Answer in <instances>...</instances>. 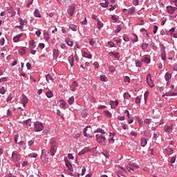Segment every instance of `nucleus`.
Listing matches in <instances>:
<instances>
[{
  "mask_svg": "<svg viewBox=\"0 0 177 177\" xmlns=\"http://www.w3.org/2000/svg\"><path fill=\"white\" fill-rule=\"evenodd\" d=\"M96 141L99 145L101 146H106V144L107 143V140H106V136L102 135V134H96L95 136Z\"/></svg>",
  "mask_w": 177,
  "mask_h": 177,
  "instance_id": "nucleus-1",
  "label": "nucleus"
},
{
  "mask_svg": "<svg viewBox=\"0 0 177 177\" xmlns=\"http://www.w3.org/2000/svg\"><path fill=\"white\" fill-rule=\"evenodd\" d=\"M160 57L161 59L163 61L167 60V52L165 51V46L160 43Z\"/></svg>",
  "mask_w": 177,
  "mask_h": 177,
  "instance_id": "nucleus-2",
  "label": "nucleus"
},
{
  "mask_svg": "<svg viewBox=\"0 0 177 177\" xmlns=\"http://www.w3.org/2000/svg\"><path fill=\"white\" fill-rule=\"evenodd\" d=\"M34 127L35 132H41L44 129V124L41 122H35Z\"/></svg>",
  "mask_w": 177,
  "mask_h": 177,
  "instance_id": "nucleus-3",
  "label": "nucleus"
},
{
  "mask_svg": "<svg viewBox=\"0 0 177 177\" xmlns=\"http://www.w3.org/2000/svg\"><path fill=\"white\" fill-rule=\"evenodd\" d=\"M12 161L15 164H17V162L20 161V154L19 153V152H17V151H14L12 153Z\"/></svg>",
  "mask_w": 177,
  "mask_h": 177,
  "instance_id": "nucleus-4",
  "label": "nucleus"
},
{
  "mask_svg": "<svg viewBox=\"0 0 177 177\" xmlns=\"http://www.w3.org/2000/svg\"><path fill=\"white\" fill-rule=\"evenodd\" d=\"M147 82L150 88H154V82H153V79L151 78V75L150 73L147 75Z\"/></svg>",
  "mask_w": 177,
  "mask_h": 177,
  "instance_id": "nucleus-5",
  "label": "nucleus"
},
{
  "mask_svg": "<svg viewBox=\"0 0 177 177\" xmlns=\"http://www.w3.org/2000/svg\"><path fill=\"white\" fill-rule=\"evenodd\" d=\"M50 156H52V157H53V156H55V154H56V149H55V147H56V142H55V141L50 142Z\"/></svg>",
  "mask_w": 177,
  "mask_h": 177,
  "instance_id": "nucleus-6",
  "label": "nucleus"
},
{
  "mask_svg": "<svg viewBox=\"0 0 177 177\" xmlns=\"http://www.w3.org/2000/svg\"><path fill=\"white\" fill-rule=\"evenodd\" d=\"M75 11V4L73 3L68 6V8L67 10L68 15H70L71 16H73V15H74Z\"/></svg>",
  "mask_w": 177,
  "mask_h": 177,
  "instance_id": "nucleus-7",
  "label": "nucleus"
},
{
  "mask_svg": "<svg viewBox=\"0 0 177 177\" xmlns=\"http://www.w3.org/2000/svg\"><path fill=\"white\" fill-rule=\"evenodd\" d=\"M167 13H169V15H174L175 13V10H176L177 8L174 7L172 6H168L166 8Z\"/></svg>",
  "mask_w": 177,
  "mask_h": 177,
  "instance_id": "nucleus-8",
  "label": "nucleus"
},
{
  "mask_svg": "<svg viewBox=\"0 0 177 177\" xmlns=\"http://www.w3.org/2000/svg\"><path fill=\"white\" fill-rule=\"evenodd\" d=\"M44 151L45 150L41 151V160L43 162L46 164L48 161V155L46 153L45 154L44 153Z\"/></svg>",
  "mask_w": 177,
  "mask_h": 177,
  "instance_id": "nucleus-9",
  "label": "nucleus"
},
{
  "mask_svg": "<svg viewBox=\"0 0 177 177\" xmlns=\"http://www.w3.org/2000/svg\"><path fill=\"white\" fill-rule=\"evenodd\" d=\"M135 168H136V169H138V168H139V166L135 165V163H133V162H130L129 164V166H127V169L129 171H135Z\"/></svg>",
  "mask_w": 177,
  "mask_h": 177,
  "instance_id": "nucleus-10",
  "label": "nucleus"
},
{
  "mask_svg": "<svg viewBox=\"0 0 177 177\" xmlns=\"http://www.w3.org/2000/svg\"><path fill=\"white\" fill-rule=\"evenodd\" d=\"M114 136H115V133L114 132L109 133V138H111L108 139L109 145H114V142L115 141L114 140Z\"/></svg>",
  "mask_w": 177,
  "mask_h": 177,
  "instance_id": "nucleus-11",
  "label": "nucleus"
},
{
  "mask_svg": "<svg viewBox=\"0 0 177 177\" xmlns=\"http://www.w3.org/2000/svg\"><path fill=\"white\" fill-rule=\"evenodd\" d=\"M21 37H23V33H20L19 35H15L13 37V42L15 43L20 42V38H21Z\"/></svg>",
  "mask_w": 177,
  "mask_h": 177,
  "instance_id": "nucleus-12",
  "label": "nucleus"
},
{
  "mask_svg": "<svg viewBox=\"0 0 177 177\" xmlns=\"http://www.w3.org/2000/svg\"><path fill=\"white\" fill-rule=\"evenodd\" d=\"M94 133H97V135H106V131L103 130L102 129L97 128L95 131Z\"/></svg>",
  "mask_w": 177,
  "mask_h": 177,
  "instance_id": "nucleus-13",
  "label": "nucleus"
},
{
  "mask_svg": "<svg viewBox=\"0 0 177 177\" xmlns=\"http://www.w3.org/2000/svg\"><path fill=\"white\" fill-rule=\"evenodd\" d=\"M36 47L35 41H34V39L30 40L29 41V49H34Z\"/></svg>",
  "mask_w": 177,
  "mask_h": 177,
  "instance_id": "nucleus-14",
  "label": "nucleus"
},
{
  "mask_svg": "<svg viewBox=\"0 0 177 177\" xmlns=\"http://www.w3.org/2000/svg\"><path fill=\"white\" fill-rule=\"evenodd\" d=\"M68 60L69 62V64H71V67H73V66H74V55H71L68 57Z\"/></svg>",
  "mask_w": 177,
  "mask_h": 177,
  "instance_id": "nucleus-15",
  "label": "nucleus"
},
{
  "mask_svg": "<svg viewBox=\"0 0 177 177\" xmlns=\"http://www.w3.org/2000/svg\"><path fill=\"white\" fill-rule=\"evenodd\" d=\"M53 56L54 59H57L59 57V50L55 48L53 50Z\"/></svg>",
  "mask_w": 177,
  "mask_h": 177,
  "instance_id": "nucleus-16",
  "label": "nucleus"
},
{
  "mask_svg": "<svg viewBox=\"0 0 177 177\" xmlns=\"http://www.w3.org/2000/svg\"><path fill=\"white\" fill-rule=\"evenodd\" d=\"M146 145H147V139L144 137L141 138V146L142 147H146Z\"/></svg>",
  "mask_w": 177,
  "mask_h": 177,
  "instance_id": "nucleus-17",
  "label": "nucleus"
},
{
  "mask_svg": "<svg viewBox=\"0 0 177 177\" xmlns=\"http://www.w3.org/2000/svg\"><path fill=\"white\" fill-rule=\"evenodd\" d=\"M165 151H166L167 154H168V156H171V155L174 154V149H172V148H171V147L166 148Z\"/></svg>",
  "mask_w": 177,
  "mask_h": 177,
  "instance_id": "nucleus-18",
  "label": "nucleus"
},
{
  "mask_svg": "<svg viewBox=\"0 0 177 177\" xmlns=\"http://www.w3.org/2000/svg\"><path fill=\"white\" fill-rule=\"evenodd\" d=\"M66 167L68 168V171L71 172H73L74 169H73V165H71V162L65 163Z\"/></svg>",
  "mask_w": 177,
  "mask_h": 177,
  "instance_id": "nucleus-19",
  "label": "nucleus"
},
{
  "mask_svg": "<svg viewBox=\"0 0 177 177\" xmlns=\"http://www.w3.org/2000/svg\"><path fill=\"white\" fill-rule=\"evenodd\" d=\"M172 78V75L169 73V72L166 73L165 75V79L166 81H169Z\"/></svg>",
  "mask_w": 177,
  "mask_h": 177,
  "instance_id": "nucleus-20",
  "label": "nucleus"
},
{
  "mask_svg": "<svg viewBox=\"0 0 177 177\" xmlns=\"http://www.w3.org/2000/svg\"><path fill=\"white\" fill-rule=\"evenodd\" d=\"M82 56L83 57H86V59H92V55L91 54H88V53L84 51L82 53Z\"/></svg>",
  "mask_w": 177,
  "mask_h": 177,
  "instance_id": "nucleus-21",
  "label": "nucleus"
},
{
  "mask_svg": "<svg viewBox=\"0 0 177 177\" xmlns=\"http://www.w3.org/2000/svg\"><path fill=\"white\" fill-rule=\"evenodd\" d=\"M142 62H143L144 63H146L147 64H150V62H151V60L150 59V58L145 57L143 59H141Z\"/></svg>",
  "mask_w": 177,
  "mask_h": 177,
  "instance_id": "nucleus-22",
  "label": "nucleus"
},
{
  "mask_svg": "<svg viewBox=\"0 0 177 177\" xmlns=\"http://www.w3.org/2000/svg\"><path fill=\"white\" fill-rule=\"evenodd\" d=\"M160 35H169V32L167 29H162L160 30Z\"/></svg>",
  "mask_w": 177,
  "mask_h": 177,
  "instance_id": "nucleus-23",
  "label": "nucleus"
},
{
  "mask_svg": "<svg viewBox=\"0 0 177 177\" xmlns=\"http://www.w3.org/2000/svg\"><path fill=\"white\" fill-rule=\"evenodd\" d=\"M44 39H45V41H46V42H48V41H49V39H50V37H49V32H46L44 33Z\"/></svg>",
  "mask_w": 177,
  "mask_h": 177,
  "instance_id": "nucleus-24",
  "label": "nucleus"
},
{
  "mask_svg": "<svg viewBox=\"0 0 177 177\" xmlns=\"http://www.w3.org/2000/svg\"><path fill=\"white\" fill-rule=\"evenodd\" d=\"M135 10H136V8L131 7L128 10V15H132L133 13H135Z\"/></svg>",
  "mask_w": 177,
  "mask_h": 177,
  "instance_id": "nucleus-25",
  "label": "nucleus"
},
{
  "mask_svg": "<svg viewBox=\"0 0 177 177\" xmlns=\"http://www.w3.org/2000/svg\"><path fill=\"white\" fill-rule=\"evenodd\" d=\"M65 42L68 45V46H73L74 45V42H73V40L70 39H66Z\"/></svg>",
  "mask_w": 177,
  "mask_h": 177,
  "instance_id": "nucleus-26",
  "label": "nucleus"
},
{
  "mask_svg": "<svg viewBox=\"0 0 177 177\" xmlns=\"http://www.w3.org/2000/svg\"><path fill=\"white\" fill-rule=\"evenodd\" d=\"M104 113L106 117H108V118H111V117H113V114H111V112H110L109 110L104 111Z\"/></svg>",
  "mask_w": 177,
  "mask_h": 177,
  "instance_id": "nucleus-27",
  "label": "nucleus"
},
{
  "mask_svg": "<svg viewBox=\"0 0 177 177\" xmlns=\"http://www.w3.org/2000/svg\"><path fill=\"white\" fill-rule=\"evenodd\" d=\"M35 17H41V14L39 13V10L35 9L34 12Z\"/></svg>",
  "mask_w": 177,
  "mask_h": 177,
  "instance_id": "nucleus-28",
  "label": "nucleus"
},
{
  "mask_svg": "<svg viewBox=\"0 0 177 177\" xmlns=\"http://www.w3.org/2000/svg\"><path fill=\"white\" fill-rule=\"evenodd\" d=\"M122 30V25H118L115 30V34H118Z\"/></svg>",
  "mask_w": 177,
  "mask_h": 177,
  "instance_id": "nucleus-29",
  "label": "nucleus"
},
{
  "mask_svg": "<svg viewBox=\"0 0 177 177\" xmlns=\"http://www.w3.org/2000/svg\"><path fill=\"white\" fill-rule=\"evenodd\" d=\"M109 1L107 0L105 1L104 3H100V6L102 8H109Z\"/></svg>",
  "mask_w": 177,
  "mask_h": 177,
  "instance_id": "nucleus-30",
  "label": "nucleus"
},
{
  "mask_svg": "<svg viewBox=\"0 0 177 177\" xmlns=\"http://www.w3.org/2000/svg\"><path fill=\"white\" fill-rule=\"evenodd\" d=\"M97 28L99 30H102V28H103V24L99 19H97Z\"/></svg>",
  "mask_w": 177,
  "mask_h": 177,
  "instance_id": "nucleus-31",
  "label": "nucleus"
},
{
  "mask_svg": "<svg viewBox=\"0 0 177 177\" xmlns=\"http://www.w3.org/2000/svg\"><path fill=\"white\" fill-rule=\"evenodd\" d=\"M46 81L49 82V81H53V77L50 75V74H48L46 75Z\"/></svg>",
  "mask_w": 177,
  "mask_h": 177,
  "instance_id": "nucleus-32",
  "label": "nucleus"
},
{
  "mask_svg": "<svg viewBox=\"0 0 177 177\" xmlns=\"http://www.w3.org/2000/svg\"><path fill=\"white\" fill-rule=\"evenodd\" d=\"M59 107H61V109H64L66 107V102H64V100H60Z\"/></svg>",
  "mask_w": 177,
  "mask_h": 177,
  "instance_id": "nucleus-33",
  "label": "nucleus"
},
{
  "mask_svg": "<svg viewBox=\"0 0 177 177\" xmlns=\"http://www.w3.org/2000/svg\"><path fill=\"white\" fill-rule=\"evenodd\" d=\"M149 93H150L149 91H146L144 94L145 103H147V99L149 97Z\"/></svg>",
  "mask_w": 177,
  "mask_h": 177,
  "instance_id": "nucleus-34",
  "label": "nucleus"
},
{
  "mask_svg": "<svg viewBox=\"0 0 177 177\" xmlns=\"http://www.w3.org/2000/svg\"><path fill=\"white\" fill-rule=\"evenodd\" d=\"M141 48H142V50H146V49H147V48H149V44L143 43L141 46Z\"/></svg>",
  "mask_w": 177,
  "mask_h": 177,
  "instance_id": "nucleus-35",
  "label": "nucleus"
},
{
  "mask_svg": "<svg viewBox=\"0 0 177 177\" xmlns=\"http://www.w3.org/2000/svg\"><path fill=\"white\" fill-rule=\"evenodd\" d=\"M70 30H72V31H77V26L74 24H71L69 26Z\"/></svg>",
  "mask_w": 177,
  "mask_h": 177,
  "instance_id": "nucleus-36",
  "label": "nucleus"
},
{
  "mask_svg": "<svg viewBox=\"0 0 177 177\" xmlns=\"http://www.w3.org/2000/svg\"><path fill=\"white\" fill-rule=\"evenodd\" d=\"M165 132H167L169 133H171V132H172V130L171 129V127H169V126L165 127Z\"/></svg>",
  "mask_w": 177,
  "mask_h": 177,
  "instance_id": "nucleus-37",
  "label": "nucleus"
},
{
  "mask_svg": "<svg viewBox=\"0 0 177 177\" xmlns=\"http://www.w3.org/2000/svg\"><path fill=\"white\" fill-rule=\"evenodd\" d=\"M47 97H48L49 99H50V97H53V93H52V91H48L46 93Z\"/></svg>",
  "mask_w": 177,
  "mask_h": 177,
  "instance_id": "nucleus-38",
  "label": "nucleus"
},
{
  "mask_svg": "<svg viewBox=\"0 0 177 177\" xmlns=\"http://www.w3.org/2000/svg\"><path fill=\"white\" fill-rule=\"evenodd\" d=\"M100 78L102 81H103V82H106L107 81V77H106L104 75H100Z\"/></svg>",
  "mask_w": 177,
  "mask_h": 177,
  "instance_id": "nucleus-39",
  "label": "nucleus"
},
{
  "mask_svg": "<svg viewBox=\"0 0 177 177\" xmlns=\"http://www.w3.org/2000/svg\"><path fill=\"white\" fill-rule=\"evenodd\" d=\"M110 104H111V109H113V104H115V106H118V100H115V102L114 101H111Z\"/></svg>",
  "mask_w": 177,
  "mask_h": 177,
  "instance_id": "nucleus-40",
  "label": "nucleus"
},
{
  "mask_svg": "<svg viewBox=\"0 0 177 177\" xmlns=\"http://www.w3.org/2000/svg\"><path fill=\"white\" fill-rule=\"evenodd\" d=\"M8 80H9L8 77H4L0 78V84L1 82H6L8 81Z\"/></svg>",
  "mask_w": 177,
  "mask_h": 177,
  "instance_id": "nucleus-41",
  "label": "nucleus"
},
{
  "mask_svg": "<svg viewBox=\"0 0 177 177\" xmlns=\"http://www.w3.org/2000/svg\"><path fill=\"white\" fill-rule=\"evenodd\" d=\"M28 157H31L32 158H37L38 157V154L35 153H32L28 155Z\"/></svg>",
  "mask_w": 177,
  "mask_h": 177,
  "instance_id": "nucleus-42",
  "label": "nucleus"
},
{
  "mask_svg": "<svg viewBox=\"0 0 177 177\" xmlns=\"http://www.w3.org/2000/svg\"><path fill=\"white\" fill-rule=\"evenodd\" d=\"M8 13H10V15H11V17L16 16V11H15L13 10H9Z\"/></svg>",
  "mask_w": 177,
  "mask_h": 177,
  "instance_id": "nucleus-43",
  "label": "nucleus"
},
{
  "mask_svg": "<svg viewBox=\"0 0 177 177\" xmlns=\"http://www.w3.org/2000/svg\"><path fill=\"white\" fill-rule=\"evenodd\" d=\"M124 99H129L131 97V95H129V93L126 92L123 94Z\"/></svg>",
  "mask_w": 177,
  "mask_h": 177,
  "instance_id": "nucleus-44",
  "label": "nucleus"
},
{
  "mask_svg": "<svg viewBox=\"0 0 177 177\" xmlns=\"http://www.w3.org/2000/svg\"><path fill=\"white\" fill-rule=\"evenodd\" d=\"M69 104H73L74 103V96L71 97L68 100Z\"/></svg>",
  "mask_w": 177,
  "mask_h": 177,
  "instance_id": "nucleus-45",
  "label": "nucleus"
},
{
  "mask_svg": "<svg viewBox=\"0 0 177 177\" xmlns=\"http://www.w3.org/2000/svg\"><path fill=\"white\" fill-rule=\"evenodd\" d=\"M134 38L133 39V42H138L139 41V38L138 37V35L135 33L133 34Z\"/></svg>",
  "mask_w": 177,
  "mask_h": 177,
  "instance_id": "nucleus-46",
  "label": "nucleus"
},
{
  "mask_svg": "<svg viewBox=\"0 0 177 177\" xmlns=\"http://www.w3.org/2000/svg\"><path fill=\"white\" fill-rule=\"evenodd\" d=\"M124 81V82H128L129 84V82H131V77H129V76H125Z\"/></svg>",
  "mask_w": 177,
  "mask_h": 177,
  "instance_id": "nucleus-47",
  "label": "nucleus"
},
{
  "mask_svg": "<svg viewBox=\"0 0 177 177\" xmlns=\"http://www.w3.org/2000/svg\"><path fill=\"white\" fill-rule=\"evenodd\" d=\"M103 156L106 157V158H109L110 157V154H109V152L107 151H104L102 152Z\"/></svg>",
  "mask_w": 177,
  "mask_h": 177,
  "instance_id": "nucleus-48",
  "label": "nucleus"
},
{
  "mask_svg": "<svg viewBox=\"0 0 177 177\" xmlns=\"http://www.w3.org/2000/svg\"><path fill=\"white\" fill-rule=\"evenodd\" d=\"M108 45L110 46V48H115V44L113 41H108Z\"/></svg>",
  "mask_w": 177,
  "mask_h": 177,
  "instance_id": "nucleus-49",
  "label": "nucleus"
},
{
  "mask_svg": "<svg viewBox=\"0 0 177 177\" xmlns=\"http://www.w3.org/2000/svg\"><path fill=\"white\" fill-rule=\"evenodd\" d=\"M114 58L117 59L118 60L120 59V53L116 52L113 54Z\"/></svg>",
  "mask_w": 177,
  "mask_h": 177,
  "instance_id": "nucleus-50",
  "label": "nucleus"
},
{
  "mask_svg": "<svg viewBox=\"0 0 177 177\" xmlns=\"http://www.w3.org/2000/svg\"><path fill=\"white\" fill-rule=\"evenodd\" d=\"M109 70L111 73H114L115 71V68H114V66H111L109 67Z\"/></svg>",
  "mask_w": 177,
  "mask_h": 177,
  "instance_id": "nucleus-51",
  "label": "nucleus"
},
{
  "mask_svg": "<svg viewBox=\"0 0 177 177\" xmlns=\"http://www.w3.org/2000/svg\"><path fill=\"white\" fill-rule=\"evenodd\" d=\"M0 93H1V95H5V93H6V91H5V87H1L0 88Z\"/></svg>",
  "mask_w": 177,
  "mask_h": 177,
  "instance_id": "nucleus-52",
  "label": "nucleus"
},
{
  "mask_svg": "<svg viewBox=\"0 0 177 177\" xmlns=\"http://www.w3.org/2000/svg\"><path fill=\"white\" fill-rule=\"evenodd\" d=\"M86 153V149H82L81 151L79 152L78 156H84Z\"/></svg>",
  "mask_w": 177,
  "mask_h": 177,
  "instance_id": "nucleus-53",
  "label": "nucleus"
},
{
  "mask_svg": "<svg viewBox=\"0 0 177 177\" xmlns=\"http://www.w3.org/2000/svg\"><path fill=\"white\" fill-rule=\"evenodd\" d=\"M174 32H175V28H171L169 30V35H172V34H174Z\"/></svg>",
  "mask_w": 177,
  "mask_h": 177,
  "instance_id": "nucleus-54",
  "label": "nucleus"
},
{
  "mask_svg": "<svg viewBox=\"0 0 177 177\" xmlns=\"http://www.w3.org/2000/svg\"><path fill=\"white\" fill-rule=\"evenodd\" d=\"M86 171V167H83L82 169V173H81L82 176H84V175H85Z\"/></svg>",
  "mask_w": 177,
  "mask_h": 177,
  "instance_id": "nucleus-55",
  "label": "nucleus"
},
{
  "mask_svg": "<svg viewBox=\"0 0 177 177\" xmlns=\"http://www.w3.org/2000/svg\"><path fill=\"white\" fill-rule=\"evenodd\" d=\"M19 53H20V55H26V49L24 48H21L19 51Z\"/></svg>",
  "mask_w": 177,
  "mask_h": 177,
  "instance_id": "nucleus-56",
  "label": "nucleus"
},
{
  "mask_svg": "<svg viewBox=\"0 0 177 177\" xmlns=\"http://www.w3.org/2000/svg\"><path fill=\"white\" fill-rule=\"evenodd\" d=\"M73 138H74V139H79V138H81V133L75 134Z\"/></svg>",
  "mask_w": 177,
  "mask_h": 177,
  "instance_id": "nucleus-57",
  "label": "nucleus"
},
{
  "mask_svg": "<svg viewBox=\"0 0 177 177\" xmlns=\"http://www.w3.org/2000/svg\"><path fill=\"white\" fill-rule=\"evenodd\" d=\"M22 103H28V98L27 97H23Z\"/></svg>",
  "mask_w": 177,
  "mask_h": 177,
  "instance_id": "nucleus-58",
  "label": "nucleus"
},
{
  "mask_svg": "<svg viewBox=\"0 0 177 177\" xmlns=\"http://www.w3.org/2000/svg\"><path fill=\"white\" fill-rule=\"evenodd\" d=\"M136 67H142V62L140 61H138L136 62Z\"/></svg>",
  "mask_w": 177,
  "mask_h": 177,
  "instance_id": "nucleus-59",
  "label": "nucleus"
},
{
  "mask_svg": "<svg viewBox=\"0 0 177 177\" xmlns=\"http://www.w3.org/2000/svg\"><path fill=\"white\" fill-rule=\"evenodd\" d=\"M157 31H158V26L155 25L153 26V34H157Z\"/></svg>",
  "mask_w": 177,
  "mask_h": 177,
  "instance_id": "nucleus-60",
  "label": "nucleus"
},
{
  "mask_svg": "<svg viewBox=\"0 0 177 177\" xmlns=\"http://www.w3.org/2000/svg\"><path fill=\"white\" fill-rule=\"evenodd\" d=\"M123 39L125 42H129V37L127 35L123 36Z\"/></svg>",
  "mask_w": 177,
  "mask_h": 177,
  "instance_id": "nucleus-61",
  "label": "nucleus"
},
{
  "mask_svg": "<svg viewBox=\"0 0 177 177\" xmlns=\"http://www.w3.org/2000/svg\"><path fill=\"white\" fill-rule=\"evenodd\" d=\"M93 65L94 66V67H95V68H99V67H100V66H99V62H95L93 64Z\"/></svg>",
  "mask_w": 177,
  "mask_h": 177,
  "instance_id": "nucleus-62",
  "label": "nucleus"
},
{
  "mask_svg": "<svg viewBox=\"0 0 177 177\" xmlns=\"http://www.w3.org/2000/svg\"><path fill=\"white\" fill-rule=\"evenodd\" d=\"M133 5H134V6H138V5H139V0H133Z\"/></svg>",
  "mask_w": 177,
  "mask_h": 177,
  "instance_id": "nucleus-63",
  "label": "nucleus"
},
{
  "mask_svg": "<svg viewBox=\"0 0 177 177\" xmlns=\"http://www.w3.org/2000/svg\"><path fill=\"white\" fill-rule=\"evenodd\" d=\"M12 99V94H9V95L8 96L7 99H6V102H10Z\"/></svg>",
  "mask_w": 177,
  "mask_h": 177,
  "instance_id": "nucleus-64",
  "label": "nucleus"
}]
</instances>
